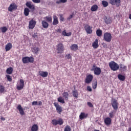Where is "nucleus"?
Segmentation results:
<instances>
[{"mask_svg": "<svg viewBox=\"0 0 131 131\" xmlns=\"http://www.w3.org/2000/svg\"><path fill=\"white\" fill-rule=\"evenodd\" d=\"M109 67H110L111 70L113 71H117L119 69V66L118 64L114 61H111L109 63Z\"/></svg>", "mask_w": 131, "mask_h": 131, "instance_id": "1", "label": "nucleus"}, {"mask_svg": "<svg viewBox=\"0 0 131 131\" xmlns=\"http://www.w3.org/2000/svg\"><path fill=\"white\" fill-rule=\"evenodd\" d=\"M52 123L53 125H62L64 123V121L62 118H59L58 120L53 119L52 120Z\"/></svg>", "mask_w": 131, "mask_h": 131, "instance_id": "2", "label": "nucleus"}, {"mask_svg": "<svg viewBox=\"0 0 131 131\" xmlns=\"http://www.w3.org/2000/svg\"><path fill=\"white\" fill-rule=\"evenodd\" d=\"M56 50L58 54H62L64 53V45L62 43H59L56 46Z\"/></svg>", "mask_w": 131, "mask_h": 131, "instance_id": "3", "label": "nucleus"}, {"mask_svg": "<svg viewBox=\"0 0 131 131\" xmlns=\"http://www.w3.org/2000/svg\"><path fill=\"white\" fill-rule=\"evenodd\" d=\"M103 38L105 41L110 42V41H111V39H112V36H111V34H110V33L106 32L104 34Z\"/></svg>", "mask_w": 131, "mask_h": 131, "instance_id": "4", "label": "nucleus"}, {"mask_svg": "<svg viewBox=\"0 0 131 131\" xmlns=\"http://www.w3.org/2000/svg\"><path fill=\"white\" fill-rule=\"evenodd\" d=\"M54 105L56 109L57 113H58V114H61V113H62L63 111V110L62 109V106L59 105V103H57L56 102L54 103Z\"/></svg>", "mask_w": 131, "mask_h": 131, "instance_id": "5", "label": "nucleus"}, {"mask_svg": "<svg viewBox=\"0 0 131 131\" xmlns=\"http://www.w3.org/2000/svg\"><path fill=\"white\" fill-rule=\"evenodd\" d=\"M112 106L116 111H117V109H118V102H117V100L116 99H114L112 100Z\"/></svg>", "mask_w": 131, "mask_h": 131, "instance_id": "6", "label": "nucleus"}, {"mask_svg": "<svg viewBox=\"0 0 131 131\" xmlns=\"http://www.w3.org/2000/svg\"><path fill=\"white\" fill-rule=\"evenodd\" d=\"M94 78V77L93 76V75L89 74L88 76H86V78L85 79V83H91L93 80V79Z\"/></svg>", "mask_w": 131, "mask_h": 131, "instance_id": "7", "label": "nucleus"}, {"mask_svg": "<svg viewBox=\"0 0 131 131\" xmlns=\"http://www.w3.org/2000/svg\"><path fill=\"white\" fill-rule=\"evenodd\" d=\"M17 8H18V6H17L15 3H12L10 4L8 7V11L9 12H12V11H14V10H17Z\"/></svg>", "mask_w": 131, "mask_h": 131, "instance_id": "8", "label": "nucleus"}, {"mask_svg": "<svg viewBox=\"0 0 131 131\" xmlns=\"http://www.w3.org/2000/svg\"><path fill=\"white\" fill-rule=\"evenodd\" d=\"M120 2V0H109L110 4H111V5H113V6L116 5L117 7H119Z\"/></svg>", "mask_w": 131, "mask_h": 131, "instance_id": "9", "label": "nucleus"}, {"mask_svg": "<svg viewBox=\"0 0 131 131\" xmlns=\"http://www.w3.org/2000/svg\"><path fill=\"white\" fill-rule=\"evenodd\" d=\"M35 24H36V22L35 21V20H34L33 19H31L29 21V29H33V28L35 27Z\"/></svg>", "mask_w": 131, "mask_h": 131, "instance_id": "10", "label": "nucleus"}, {"mask_svg": "<svg viewBox=\"0 0 131 131\" xmlns=\"http://www.w3.org/2000/svg\"><path fill=\"white\" fill-rule=\"evenodd\" d=\"M24 87V81L23 79H20L19 81V85L17 86V90L18 91H21L22 89Z\"/></svg>", "mask_w": 131, "mask_h": 131, "instance_id": "11", "label": "nucleus"}, {"mask_svg": "<svg viewBox=\"0 0 131 131\" xmlns=\"http://www.w3.org/2000/svg\"><path fill=\"white\" fill-rule=\"evenodd\" d=\"M26 5L28 8H29L32 12L35 10V7H34V6L32 5L31 2H27Z\"/></svg>", "mask_w": 131, "mask_h": 131, "instance_id": "12", "label": "nucleus"}, {"mask_svg": "<svg viewBox=\"0 0 131 131\" xmlns=\"http://www.w3.org/2000/svg\"><path fill=\"white\" fill-rule=\"evenodd\" d=\"M85 29L86 32L88 34H91V33H93V30H92V27H91V26H89L88 25H86L85 26Z\"/></svg>", "mask_w": 131, "mask_h": 131, "instance_id": "13", "label": "nucleus"}, {"mask_svg": "<svg viewBox=\"0 0 131 131\" xmlns=\"http://www.w3.org/2000/svg\"><path fill=\"white\" fill-rule=\"evenodd\" d=\"M17 109L18 110V111L19 112V113L20 115H24L25 114V113L24 112V111H23V107L21 106V105H19L17 107Z\"/></svg>", "mask_w": 131, "mask_h": 131, "instance_id": "14", "label": "nucleus"}, {"mask_svg": "<svg viewBox=\"0 0 131 131\" xmlns=\"http://www.w3.org/2000/svg\"><path fill=\"white\" fill-rule=\"evenodd\" d=\"M104 20L105 23H106V24L107 25L111 24L112 23V19H111V18L110 17H107L106 16H105L104 18Z\"/></svg>", "mask_w": 131, "mask_h": 131, "instance_id": "15", "label": "nucleus"}, {"mask_svg": "<svg viewBox=\"0 0 131 131\" xmlns=\"http://www.w3.org/2000/svg\"><path fill=\"white\" fill-rule=\"evenodd\" d=\"M102 71L100 68L96 67L95 70L94 71V74L95 75H100Z\"/></svg>", "mask_w": 131, "mask_h": 131, "instance_id": "16", "label": "nucleus"}, {"mask_svg": "<svg viewBox=\"0 0 131 131\" xmlns=\"http://www.w3.org/2000/svg\"><path fill=\"white\" fill-rule=\"evenodd\" d=\"M111 118L107 117L106 118L104 119V123L106 124V125H110V124H111Z\"/></svg>", "mask_w": 131, "mask_h": 131, "instance_id": "17", "label": "nucleus"}, {"mask_svg": "<svg viewBox=\"0 0 131 131\" xmlns=\"http://www.w3.org/2000/svg\"><path fill=\"white\" fill-rule=\"evenodd\" d=\"M13 47V45H12V43H8L7 45H6L5 47V50L6 52H8V51H10L11 49Z\"/></svg>", "mask_w": 131, "mask_h": 131, "instance_id": "18", "label": "nucleus"}, {"mask_svg": "<svg viewBox=\"0 0 131 131\" xmlns=\"http://www.w3.org/2000/svg\"><path fill=\"white\" fill-rule=\"evenodd\" d=\"M52 24L53 25H57V24H59V21L58 20V17L57 16H54Z\"/></svg>", "mask_w": 131, "mask_h": 131, "instance_id": "19", "label": "nucleus"}, {"mask_svg": "<svg viewBox=\"0 0 131 131\" xmlns=\"http://www.w3.org/2000/svg\"><path fill=\"white\" fill-rule=\"evenodd\" d=\"M98 42H99L98 39H96L93 43L92 47L94 49H97V48H99V44H98Z\"/></svg>", "mask_w": 131, "mask_h": 131, "instance_id": "20", "label": "nucleus"}, {"mask_svg": "<svg viewBox=\"0 0 131 131\" xmlns=\"http://www.w3.org/2000/svg\"><path fill=\"white\" fill-rule=\"evenodd\" d=\"M39 74L40 76H42V77H47L49 73L47 72L41 71V72H39Z\"/></svg>", "mask_w": 131, "mask_h": 131, "instance_id": "21", "label": "nucleus"}, {"mask_svg": "<svg viewBox=\"0 0 131 131\" xmlns=\"http://www.w3.org/2000/svg\"><path fill=\"white\" fill-rule=\"evenodd\" d=\"M41 24L43 28H48V27H49V23L45 20H42Z\"/></svg>", "mask_w": 131, "mask_h": 131, "instance_id": "22", "label": "nucleus"}, {"mask_svg": "<svg viewBox=\"0 0 131 131\" xmlns=\"http://www.w3.org/2000/svg\"><path fill=\"white\" fill-rule=\"evenodd\" d=\"M71 49L72 51H77V50H78V46L76 44L72 45L71 46Z\"/></svg>", "mask_w": 131, "mask_h": 131, "instance_id": "23", "label": "nucleus"}, {"mask_svg": "<svg viewBox=\"0 0 131 131\" xmlns=\"http://www.w3.org/2000/svg\"><path fill=\"white\" fill-rule=\"evenodd\" d=\"M86 117H88V115L85 114V113H81L79 116V118L81 120H82V119H84V118H86Z\"/></svg>", "mask_w": 131, "mask_h": 131, "instance_id": "24", "label": "nucleus"}, {"mask_svg": "<svg viewBox=\"0 0 131 131\" xmlns=\"http://www.w3.org/2000/svg\"><path fill=\"white\" fill-rule=\"evenodd\" d=\"M118 78L119 80H121V81H124V80H125V76L121 74L118 75Z\"/></svg>", "mask_w": 131, "mask_h": 131, "instance_id": "25", "label": "nucleus"}, {"mask_svg": "<svg viewBox=\"0 0 131 131\" xmlns=\"http://www.w3.org/2000/svg\"><path fill=\"white\" fill-rule=\"evenodd\" d=\"M0 93L1 94H5L6 93V89L3 85H0Z\"/></svg>", "mask_w": 131, "mask_h": 131, "instance_id": "26", "label": "nucleus"}, {"mask_svg": "<svg viewBox=\"0 0 131 131\" xmlns=\"http://www.w3.org/2000/svg\"><path fill=\"white\" fill-rule=\"evenodd\" d=\"M32 51L34 54H38V52L39 51V48L38 47H34L33 49H32Z\"/></svg>", "mask_w": 131, "mask_h": 131, "instance_id": "27", "label": "nucleus"}, {"mask_svg": "<svg viewBox=\"0 0 131 131\" xmlns=\"http://www.w3.org/2000/svg\"><path fill=\"white\" fill-rule=\"evenodd\" d=\"M6 72L7 74H12V73H13V68H8L6 70Z\"/></svg>", "mask_w": 131, "mask_h": 131, "instance_id": "28", "label": "nucleus"}, {"mask_svg": "<svg viewBox=\"0 0 131 131\" xmlns=\"http://www.w3.org/2000/svg\"><path fill=\"white\" fill-rule=\"evenodd\" d=\"M30 12V10H29V9L28 8H25L24 9V15L26 16H28L29 15V12Z\"/></svg>", "mask_w": 131, "mask_h": 131, "instance_id": "29", "label": "nucleus"}, {"mask_svg": "<svg viewBox=\"0 0 131 131\" xmlns=\"http://www.w3.org/2000/svg\"><path fill=\"white\" fill-rule=\"evenodd\" d=\"M34 58L32 56L28 57V63H33Z\"/></svg>", "mask_w": 131, "mask_h": 131, "instance_id": "30", "label": "nucleus"}, {"mask_svg": "<svg viewBox=\"0 0 131 131\" xmlns=\"http://www.w3.org/2000/svg\"><path fill=\"white\" fill-rule=\"evenodd\" d=\"M73 96L74 98H78V92H77V90H75L73 91Z\"/></svg>", "mask_w": 131, "mask_h": 131, "instance_id": "31", "label": "nucleus"}, {"mask_svg": "<svg viewBox=\"0 0 131 131\" xmlns=\"http://www.w3.org/2000/svg\"><path fill=\"white\" fill-rule=\"evenodd\" d=\"M38 129V126L36 124H34L32 126L31 130L32 131H37Z\"/></svg>", "mask_w": 131, "mask_h": 131, "instance_id": "32", "label": "nucleus"}, {"mask_svg": "<svg viewBox=\"0 0 131 131\" xmlns=\"http://www.w3.org/2000/svg\"><path fill=\"white\" fill-rule=\"evenodd\" d=\"M98 10V6L97 5H94L91 7L92 12H96Z\"/></svg>", "mask_w": 131, "mask_h": 131, "instance_id": "33", "label": "nucleus"}, {"mask_svg": "<svg viewBox=\"0 0 131 131\" xmlns=\"http://www.w3.org/2000/svg\"><path fill=\"white\" fill-rule=\"evenodd\" d=\"M22 60H23V63H24V64L28 63V57L26 56L25 57H23Z\"/></svg>", "mask_w": 131, "mask_h": 131, "instance_id": "34", "label": "nucleus"}, {"mask_svg": "<svg viewBox=\"0 0 131 131\" xmlns=\"http://www.w3.org/2000/svg\"><path fill=\"white\" fill-rule=\"evenodd\" d=\"M62 95H63V97H64L65 100L67 101L69 97V94H68V92H64Z\"/></svg>", "mask_w": 131, "mask_h": 131, "instance_id": "35", "label": "nucleus"}, {"mask_svg": "<svg viewBox=\"0 0 131 131\" xmlns=\"http://www.w3.org/2000/svg\"><path fill=\"white\" fill-rule=\"evenodd\" d=\"M58 102L59 103H61L62 104H65V101H64V99L62 97H59L58 99Z\"/></svg>", "mask_w": 131, "mask_h": 131, "instance_id": "36", "label": "nucleus"}, {"mask_svg": "<svg viewBox=\"0 0 131 131\" xmlns=\"http://www.w3.org/2000/svg\"><path fill=\"white\" fill-rule=\"evenodd\" d=\"M2 32L3 33H5L8 31V28H7V27H3L1 28Z\"/></svg>", "mask_w": 131, "mask_h": 131, "instance_id": "37", "label": "nucleus"}, {"mask_svg": "<svg viewBox=\"0 0 131 131\" xmlns=\"http://www.w3.org/2000/svg\"><path fill=\"white\" fill-rule=\"evenodd\" d=\"M120 68L121 69H122L123 71H125V70H126V66H124L123 64H120Z\"/></svg>", "mask_w": 131, "mask_h": 131, "instance_id": "38", "label": "nucleus"}, {"mask_svg": "<svg viewBox=\"0 0 131 131\" xmlns=\"http://www.w3.org/2000/svg\"><path fill=\"white\" fill-rule=\"evenodd\" d=\"M96 34L97 36H101L102 35V30L100 29H98L96 31Z\"/></svg>", "mask_w": 131, "mask_h": 131, "instance_id": "39", "label": "nucleus"}, {"mask_svg": "<svg viewBox=\"0 0 131 131\" xmlns=\"http://www.w3.org/2000/svg\"><path fill=\"white\" fill-rule=\"evenodd\" d=\"M102 5L103 6V7L104 8H106V7H108V3L107 2V1H103L102 2Z\"/></svg>", "mask_w": 131, "mask_h": 131, "instance_id": "40", "label": "nucleus"}, {"mask_svg": "<svg viewBox=\"0 0 131 131\" xmlns=\"http://www.w3.org/2000/svg\"><path fill=\"white\" fill-rule=\"evenodd\" d=\"M74 17V14H71L69 17L67 18V21H70L72 18Z\"/></svg>", "mask_w": 131, "mask_h": 131, "instance_id": "41", "label": "nucleus"}, {"mask_svg": "<svg viewBox=\"0 0 131 131\" xmlns=\"http://www.w3.org/2000/svg\"><path fill=\"white\" fill-rule=\"evenodd\" d=\"M32 36L35 39H37V33L36 32H34V33L32 34Z\"/></svg>", "mask_w": 131, "mask_h": 131, "instance_id": "42", "label": "nucleus"}, {"mask_svg": "<svg viewBox=\"0 0 131 131\" xmlns=\"http://www.w3.org/2000/svg\"><path fill=\"white\" fill-rule=\"evenodd\" d=\"M97 81L94 82V83H92V86L93 89L94 90H96L97 89Z\"/></svg>", "mask_w": 131, "mask_h": 131, "instance_id": "43", "label": "nucleus"}, {"mask_svg": "<svg viewBox=\"0 0 131 131\" xmlns=\"http://www.w3.org/2000/svg\"><path fill=\"white\" fill-rule=\"evenodd\" d=\"M64 131H71V127L69 125H67L64 128Z\"/></svg>", "mask_w": 131, "mask_h": 131, "instance_id": "44", "label": "nucleus"}, {"mask_svg": "<svg viewBox=\"0 0 131 131\" xmlns=\"http://www.w3.org/2000/svg\"><path fill=\"white\" fill-rule=\"evenodd\" d=\"M46 19L47 20L48 22L51 23L52 22V17L51 16H46Z\"/></svg>", "mask_w": 131, "mask_h": 131, "instance_id": "45", "label": "nucleus"}, {"mask_svg": "<svg viewBox=\"0 0 131 131\" xmlns=\"http://www.w3.org/2000/svg\"><path fill=\"white\" fill-rule=\"evenodd\" d=\"M96 67H97V66H96V64H94L92 68L91 69V71H94V72L95 70H96Z\"/></svg>", "mask_w": 131, "mask_h": 131, "instance_id": "46", "label": "nucleus"}, {"mask_svg": "<svg viewBox=\"0 0 131 131\" xmlns=\"http://www.w3.org/2000/svg\"><path fill=\"white\" fill-rule=\"evenodd\" d=\"M113 113H114V111H112L109 113V116L110 118H112L114 115H113Z\"/></svg>", "mask_w": 131, "mask_h": 131, "instance_id": "47", "label": "nucleus"}, {"mask_svg": "<svg viewBox=\"0 0 131 131\" xmlns=\"http://www.w3.org/2000/svg\"><path fill=\"white\" fill-rule=\"evenodd\" d=\"M6 77L8 81H12V78L11 77V76L7 75H6Z\"/></svg>", "mask_w": 131, "mask_h": 131, "instance_id": "48", "label": "nucleus"}, {"mask_svg": "<svg viewBox=\"0 0 131 131\" xmlns=\"http://www.w3.org/2000/svg\"><path fill=\"white\" fill-rule=\"evenodd\" d=\"M66 58L67 59H68V60H69V59H71V58H72V57L71 56V55H70V54H67L66 55Z\"/></svg>", "mask_w": 131, "mask_h": 131, "instance_id": "49", "label": "nucleus"}, {"mask_svg": "<svg viewBox=\"0 0 131 131\" xmlns=\"http://www.w3.org/2000/svg\"><path fill=\"white\" fill-rule=\"evenodd\" d=\"M88 105L89 106V107H90V108H92L93 107L94 105H93V104L91 103V102H87Z\"/></svg>", "mask_w": 131, "mask_h": 131, "instance_id": "50", "label": "nucleus"}, {"mask_svg": "<svg viewBox=\"0 0 131 131\" xmlns=\"http://www.w3.org/2000/svg\"><path fill=\"white\" fill-rule=\"evenodd\" d=\"M33 3L34 4H39L40 3V0H32Z\"/></svg>", "mask_w": 131, "mask_h": 131, "instance_id": "51", "label": "nucleus"}, {"mask_svg": "<svg viewBox=\"0 0 131 131\" xmlns=\"http://www.w3.org/2000/svg\"><path fill=\"white\" fill-rule=\"evenodd\" d=\"M38 102L37 101H33L32 102V106H36V105H38Z\"/></svg>", "mask_w": 131, "mask_h": 131, "instance_id": "52", "label": "nucleus"}, {"mask_svg": "<svg viewBox=\"0 0 131 131\" xmlns=\"http://www.w3.org/2000/svg\"><path fill=\"white\" fill-rule=\"evenodd\" d=\"M59 16H60V21H64V17H63V15L62 14H59Z\"/></svg>", "mask_w": 131, "mask_h": 131, "instance_id": "53", "label": "nucleus"}, {"mask_svg": "<svg viewBox=\"0 0 131 131\" xmlns=\"http://www.w3.org/2000/svg\"><path fill=\"white\" fill-rule=\"evenodd\" d=\"M87 90H88V91H89V92H92V88L91 87V86H88Z\"/></svg>", "mask_w": 131, "mask_h": 131, "instance_id": "54", "label": "nucleus"}, {"mask_svg": "<svg viewBox=\"0 0 131 131\" xmlns=\"http://www.w3.org/2000/svg\"><path fill=\"white\" fill-rule=\"evenodd\" d=\"M67 32H66V30H64L62 32V35H63L64 36H67Z\"/></svg>", "mask_w": 131, "mask_h": 131, "instance_id": "55", "label": "nucleus"}, {"mask_svg": "<svg viewBox=\"0 0 131 131\" xmlns=\"http://www.w3.org/2000/svg\"><path fill=\"white\" fill-rule=\"evenodd\" d=\"M71 34H72L71 32L67 33L66 36H70V35H71Z\"/></svg>", "mask_w": 131, "mask_h": 131, "instance_id": "56", "label": "nucleus"}, {"mask_svg": "<svg viewBox=\"0 0 131 131\" xmlns=\"http://www.w3.org/2000/svg\"><path fill=\"white\" fill-rule=\"evenodd\" d=\"M37 105L39 106H41V105H42V102L41 101H39Z\"/></svg>", "mask_w": 131, "mask_h": 131, "instance_id": "57", "label": "nucleus"}, {"mask_svg": "<svg viewBox=\"0 0 131 131\" xmlns=\"http://www.w3.org/2000/svg\"><path fill=\"white\" fill-rule=\"evenodd\" d=\"M60 2L62 3H67V0H60Z\"/></svg>", "mask_w": 131, "mask_h": 131, "instance_id": "58", "label": "nucleus"}, {"mask_svg": "<svg viewBox=\"0 0 131 131\" xmlns=\"http://www.w3.org/2000/svg\"><path fill=\"white\" fill-rule=\"evenodd\" d=\"M57 32H59V33H61V29H58L57 30H56Z\"/></svg>", "mask_w": 131, "mask_h": 131, "instance_id": "59", "label": "nucleus"}, {"mask_svg": "<svg viewBox=\"0 0 131 131\" xmlns=\"http://www.w3.org/2000/svg\"><path fill=\"white\" fill-rule=\"evenodd\" d=\"M56 3V4H61V0H58Z\"/></svg>", "mask_w": 131, "mask_h": 131, "instance_id": "60", "label": "nucleus"}, {"mask_svg": "<svg viewBox=\"0 0 131 131\" xmlns=\"http://www.w3.org/2000/svg\"><path fill=\"white\" fill-rule=\"evenodd\" d=\"M1 120H3V121H5V120H6V119L4 117H1Z\"/></svg>", "mask_w": 131, "mask_h": 131, "instance_id": "61", "label": "nucleus"}, {"mask_svg": "<svg viewBox=\"0 0 131 131\" xmlns=\"http://www.w3.org/2000/svg\"><path fill=\"white\" fill-rule=\"evenodd\" d=\"M128 131H131V127H129V128H128Z\"/></svg>", "mask_w": 131, "mask_h": 131, "instance_id": "62", "label": "nucleus"}, {"mask_svg": "<svg viewBox=\"0 0 131 131\" xmlns=\"http://www.w3.org/2000/svg\"><path fill=\"white\" fill-rule=\"evenodd\" d=\"M129 19H130V20H131V14H130V15H129Z\"/></svg>", "mask_w": 131, "mask_h": 131, "instance_id": "63", "label": "nucleus"}, {"mask_svg": "<svg viewBox=\"0 0 131 131\" xmlns=\"http://www.w3.org/2000/svg\"><path fill=\"white\" fill-rule=\"evenodd\" d=\"M71 1H73V0H71Z\"/></svg>", "mask_w": 131, "mask_h": 131, "instance_id": "64", "label": "nucleus"}]
</instances>
